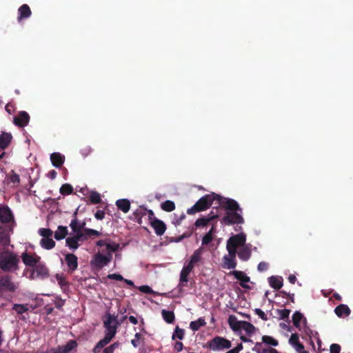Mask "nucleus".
Wrapping results in <instances>:
<instances>
[{"instance_id": "nucleus-58", "label": "nucleus", "mask_w": 353, "mask_h": 353, "mask_svg": "<svg viewBox=\"0 0 353 353\" xmlns=\"http://www.w3.org/2000/svg\"><path fill=\"white\" fill-rule=\"evenodd\" d=\"M341 346L339 344L333 343L330 345V353H340Z\"/></svg>"}, {"instance_id": "nucleus-47", "label": "nucleus", "mask_w": 353, "mask_h": 353, "mask_svg": "<svg viewBox=\"0 0 353 353\" xmlns=\"http://www.w3.org/2000/svg\"><path fill=\"white\" fill-rule=\"evenodd\" d=\"M184 334H185L184 330L176 326L172 338L173 340L175 339H179L180 340H182L184 337Z\"/></svg>"}, {"instance_id": "nucleus-40", "label": "nucleus", "mask_w": 353, "mask_h": 353, "mask_svg": "<svg viewBox=\"0 0 353 353\" xmlns=\"http://www.w3.org/2000/svg\"><path fill=\"white\" fill-rule=\"evenodd\" d=\"M147 208H143L142 206L140 207L139 209L136 210L133 215L135 217V219L139 223H141V218L146 215Z\"/></svg>"}, {"instance_id": "nucleus-1", "label": "nucleus", "mask_w": 353, "mask_h": 353, "mask_svg": "<svg viewBox=\"0 0 353 353\" xmlns=\"http://www.w3.org/2000/svg\"><path fill=\"white\" fill-rule=\"evenodd\" d=\"M220 205L225 211V215L221 219L222 225H231L244 223V219L242 216L243 210L236 201L223 197L222 202H220Z\"/></svg>"}, {"instance_id": "nucleus-36", "label": "nucleus", "mask_w": 353, "mask_h": 353, "mask_svg": "<svg viewBox=\"0 0 353 353\" xmlns=\"http://www.w3.org/2000/svg\"><path fill=\"white\" fill-rule=\"evenodd\" d=\"M10 242V236L0 225V244L7 246Z\"/></svg>"}, {"instance_id": "nucleus-2", "label": "nucleus", "mask_w": 353, "mask_h": 353, "mask_svg": "<svg viewBox=\"0 0 353 353\" xmlns=\"http://www.w3.org/2000/svg\"><path fill=\"white\" fill-rule=\"evenodd\" d=\"M19 256L10 250L0 252V270L4 272H12L19 270Z\"/></svg>"}, {"instance_id": "nucleus-28", "label": "nucleus", "mask_w": 353, "mask_h": 353, "mask_svg": "<svg viewBox=\"0 0 353 353\" xmlns=\"http://www.w3.org/2000/svg\"><path fill=\"white\" fill-rule=\"evenodd\" d=\"M55 278L58 282L59 285L61 288L63 292L68 290L69 288V283L66 281L65 277L63 274H57L55 275Z\"/></svg>"}, {"instance_id": "nucleus-59", "label": "nucleus", "mask_w": 353, "mask_h": 353, "mask_svg": "<svg viewBox=\"0 0 353 353\" xmlns=\"http://www.w3.org/2000/svg\"><path fill=\"white\" fill-rule=\"evenodd\" d=\"M268 268V264L266 262L262 261L258 264L257 269L259 272L266 271Z\"/></svg>"}, {"instance_id": "nucleus-23", "label": "nucleus", "mask_w": 353, "mask_h": 353, "mask_svg": "<svg viewBox=\"0 0 353 353\" xmlns=\"http://www.w3.org/2000/svg\"><path fill=\"white\" fill-rule=\"evenodd\" d=\"M12 136L10 133L3 132L0 135V148L5 150L11 143Z\"/></svg>"}, {"instance_id": "nucleus-11", "label": "nucleus", "mask_w": 353, "mask_h": 353, "mask_svg": "<svg viewBox=\"0 0 353 353\" xmlns=\"http://www.w3.org/2000/svg\"><path fill=\"white\" fill-rule=\"evenodd\" d=\"M30 121V116L26 111H20L13 119V123L19 128L26 126Z\"/></svg>"}, {"instance_id": "nucleus-48", "label": "nucleus", "mask_w": 353, "mask_h": 353, "mask_svg": "<svg viewBox=\"0 0 353 353\" xmlns=\"http://www.w3.org/2000/svg\"><path fill=\"white\" fill-rule=\"evenodd\" d=\"M38 233L43 238H50L53 234V232L50 228H40Z\"/></svg>"}, {"instance_id": "nucleus-56", "label": "nucleus", "mask_w": 353, "mask_h": 353, "mask_svg": "<svg viewBox=\"0 0 353 353\" xmlns=\"http://www.w3.org/2000/svg\"><path fill=\"white\" fill-rule=\"evenodd\" d=\"M139 290L140 292H141L143 293H146V294H152L153 293V290L148 285H141L139 288Z\"/></svg>"}, {"instance_id": "nucleus-21", "label": "nucleus", "mask_w": 353, "mask_h": 353, "mask_svg": "<svg viewBox=\"0 0 353 353\" xmlns=\"http://www.w3.org/2000/svg\"><path fill=\"white\" fill-rule=\"evenodd\" d=\"M334 312L338 317L345 318L350 314L351 310L347 305L340 304L335 307Z\"/></svg>"}, {"instance_id": "nucleus-19", "label": "nucleus", "mask_w": 353, "mask_h": 353, "mask_svg": "<svg viewBox=\"0 0 353 353\" xmlns=\"http://www.w3.org/2000/svg\"><path fill=\"white\" fill-rule=\"evenodd\" d=\"M216 218H218V215H216V214L214 215V214H213V212H211L208 215V216L198 219L195 221L194 226L195 228L205 227V226L208 225L212 220H214Z\"/></svg>"}, {"instance_id": "nucleus-12", "label": "nucleus", "mask_w": 353, "mask_h": 353, "mask_svg": "<svg viewBox=\"0 0 353 353\" xmlns=\"http://www.w3.org/2000/svg\"><path fill=\"white\" fill-rule=\"evenodd\" d=\"M21 259L23 263L29 267L34 268L40 261L41 257L37 254H31L26 252L22 253Z\"/></svg>"}, {"instance_id": "nucleus-29", "label": "nucleus", "mask_w": 353, "mask_h": 353, "mask_svg": "<svg viewBox=\"0 0 353 353\" xmlns=\"http://www.w3.org/2000/svg\"><path fill=\"white\" fill-rule=\"evenodd\" d=\"M303 319L305 323H306V319L304 318L303 314L299 311H296L292 315L293 325L301 330V321Z\"/></svg>"}, {"instance_id": "nucleus-17", "label": "nucleus", "mask_w": 353, "mask_h": 353, "mask_svg": "<svg viewBox=\"0 0 353 353\" xmlns=\"http://www.w3.org/2000/svg\"><path fill=\"white\" fill-rule=\"evenodd\" d=\"M157 236H162L166 230V225L165 223L159 219H155L153 221L150 223Z\"/></svg>"}, {"instance_id": "nucleus-42", "label": "nucleus", "mask_w": 353, "mask_h": 353, "mask_svg": "<svg viewBox=\"0 0 353 353\" xmlns=\"http://www.w3.org/2000/svg\"><path fill=\"white\" fill-rule=\"evenodd\" d=\"M59 191L62 195H69L73 192V188L69 183H64L60 188Z\"/></svg>"}, {"instance_id": "nucleus-7", "label": "nucleus", "mask_w": 353, "mask_h": 353, "mask_svg": "<svg viewBox=\"0 0 353 353\" xmlns=\"http://www.w3.org/2000/svg\"><path fill=\"white\" fill-rule=\"evenodd\" d=\"M112 259L111 253H108L106 255H103L100 253H97L94 255V260L92 261V264L97 268L101 269L103 267L108 265Z\"/></svg>"}, {"instance_id": "nucleus-9", "label": "nucleus", "mask_w": 353, "mask_h": 353, "mask_svg": "<svg viewBox=\"0 0 353 353\" xmlns=\"http://www.w3.org/2000/svg\"><path fill=\"white\" fill-rule=\"evenodd\" d=\"M65 262L69 274H72L78 268V258L72 253L65 254Z\"/></svg>"}, {"instance_id": "nucleus-62", "label": "nucleus", "mask_w": 353, "mask_h": 353, "mask_svg": "<svg viewBox=\"0 0 353 353\" xmlns=\"http://www.w3.org/2000/svg\"><path fill=\"white\" fill-rule=\"evenodd\" d=\"M146 214H148V220L150 223H151V221H153L155 219H157V217H155L154 213L152 210L147 209Z\"/></svg>"}, {"instance_id": "nucleus-63", "label": "nucleus", "mask_w": 353, "mask_h": 353, "mask_svg": "<svg viewBox=\"0 0 353 353\" xmlns=\"http://www.w3.org/2000/svg\"><path fill=\"white\" fill-rule=\"evenodd\" d=\"M105 216V212L103 210H99L94 214V217L98 220H102Z\"/></svg>"}, {"instance_id": "nucleus-41", "label": "nucleus", "mask_w": 353, "mask_h": 353, "mask_svg": "<svg viewBox=\"0 0 353 353\" xmlns=\"http://www.w3.org/2000/svg\"><path fill=\"white\" fill-rule=\"evenodd\" d=\"M161 208L163 210L170 212L175 209V203L170 200H167L161 204Z\"/></svg>"}, {"instance_id": "nucleus-35", "label": "nucleus", "mask_w": 353, "mask_h": 353, "mask_svg": "<svg viewBox=\"0 0 353 353\" xmlns=\"http://www.w3.org/2000/svg\"><path fill=\"white\" fill-rule=\"evenodd\" d=\"M79 240L74 236L68 237L65 240L66 245L71 250H75L79 247Z\"/></svg>"}, {"instance_id": "nucleus-60", "label": "nucleus", "mask_w": 353, "mask_h": 353, "mask_svg": "<svg viewBox=\"0 0 353 353\" xmlns=\"http://www.w3.org/2000/svg\"><path fill=\"white\" fill-rule=\"evenodd\" d=\"M141 336V334L140 333H136L134 335L135 339H134L131 341V343L134 347H137L139 346V341L140 340Z\"/></svg>"}, {"instance_id": "nucleus-50", "label": "nucleus", "mask_w": 353, "mask_h": 353, "mask_svg": "<svg viewBox=\"0 0 353 353\" xmlns=\"http://www.w3.org/2000/svg\"><path fill=\"white\" fill-rule=\"evenodd\" d=\"M194 227H192V230H188L185 232H184L182 235L179 236V237H177L175 240V242H180L183 239H185V238H188L190 236H191V235L193 233V231H194Z\"/></svg>"}, {"instance_id": "nucleus-30", "label": "nucleus", "mask_w": 353, "mask_h": 353, "mask_svg": "<svg viewBox=\"0 0 353 353\" xmlns=\"http://www.w3.org/2000/svg\"><path fill=\"white\" fill-rule=\"evenodd\" d=\"M68 234V230L66 226L59 225L57 228V230L54 232V239L57 241H60L65 238Z\"/></svg>"}, {"instance_id": "nucleus-45", "label": "nucleus", "mask_w": 353, "mask_h": 353, "mask_svg": "<svg viewBox=\"0 0 353 353\" xmlns=\"http://www.w3.org/2000/svg\"><path fill=\"white\" fill-rule=\"evenodd\" d=\"M262 342L267 345H270L274 347L277 346L279 345V342L277 340L274 339L270 336L267 335L262 336Z\"/></svg>"}, {"instance_id": "nucleus-37", "label": "nucleus", "mask_w": 353, "mask_h": 353, "mask_svg": "<svg viewBox=\"0 0 353 353\" xmlns=\"http://www.w3.org/2000/svg\"><path fill=\"white\" fill-rule=\"evenodd\" d=\"M111 341L108 340V338H104L100 340L93 348L92 352L94 353H100L102 348L106 346Z\"/></svg>"}, {"instance_id": "nucleus-38", "label": "nucleus", "mask_w": 353, "mask_h": 353, "mask_svg": "<svg viewBox=\"0 0 353 353\" xmlns=\"http://www.w3.org/2000/svg\"><path fill=\"white\" fill-rule=\"evenodd\" d=\"M241 329L243 330L249 335L254 334L256 330L252 323L245 321H243Z\"/></svg>"}, {"instance_id": "nucleus-15", "label": "nucleus", "mask_w": 353, "mask_h": 353, "mask_svg": "<svg viewBox=\"0 0 353 353\" xmlns=\"http://www.w3.org/2000/svg\"><path fill=\"white\" fill-rule=\"evenodd\" d=\"M193 270L184 265L180 272L179 283L178 288L181 290L188 285V276Z\"/></svg>"}, {"instance_id": "nucleus-5", "label": "nucleus", "mask_w": 353, "mask_h": 353, "mask_svg": "<svg viewBox=\"0 0 353 353\" xmlns=\"http://www.w3.org/2000/svg\"><path fill=\"white\" fill-rule=\"evenodd\" d=\"M231 342L225 338L216 336L212 340L208 341L205 345V347L213 351H219L231 347Z\"/></svg>"}, {"instance_id": "nucleus-22", "label": "nucleus", "mask_w": 353, "mask_h": 353, "mask_svg": "<svg viewBox=\"0 0 353 353\" xmlns=\"http://www.w3.org/2000/svg\"><path fill=\"white\" fill-rule=\"evenodd\" d=\"M61 353H70L76 351L78 347V343L75 340H70L65 345H59Z\"/></svg>"}, {"instance_id": "nucleus-31", "label": "nucleus", "mask_w": 353, "mask_h": 353, "mask_svg": "<svg viewBox=\"0 0 353 353\" xmlns=\"http://www.w3.org/2000/svg\"><path fill=\"white\" fill-rule=\"evenodd\" d=\"M74 219L72 220L70 226L72 228V231L79 232V230H82L85 223L83 222L82 223H79L77 219V212H74L73 214Z\"/></svg>"}, {"instance_id": "nucleus-32", "label": "nucleus", "mask_w": 353, "mask_h": 353, "mask_svg": "<svg viewBox=\"0 0 353 353\" xmlns=\"http://www.w3.org/2000/svg\"><path fill=\"white\" fill-rule=\"evenodd\" d=\"M206 325V322L205 319L202 317L198 319L196 321H191L190 323V328L196 332L199 330L201 327H203Z\"/></svg>"}, {"instance_id": "nucleus-54", "label": "nucleus", "mask_w": 353, "mask_h": 353, "mask_svg": "<svg viewBox=\"0 0 353 353\" xmlns=\"http://www.w3.org/2000/svg\"><path fill=\"white\" fill-rule=\"evenodd\" d=\"M74 233H75L74 236L77 237V239L79 241H84L88 238V236L86 235V234L84 231L82 232L81 230H79V232H74Z\"/></svg>"}, {"instance_id": "nucleus-57", "label": "nucleus", "mask_w": 353, "mask_h": 353, "mask_svg": "<svg viewBox=\"0 0 353 353\" xmlns=\"http://www.w3.org/2000/svg\"><path fill=\"white\" fill-rule=\"evenodd\" d=\"M108 278L110 279H113V280H116V281L124 280V278L123 277L122 275H121L119 274H116V273L108 274Z\"/></svg>"}, {"instance_id": "nucleus-39", "label": "nucleus", "mask_w": 353, "mask_h": 353, "mask_svg": "<svg viewBox=\"0 0 353 353\" xmlns=\"http://www.w3.org/2000/svg\"><path fill=\"white\" fill-rule=\"evenodd\" d=\"M161 314L165 322H167L168 323H172L174 322L175 316L172 311L163 310Z\"/></svg>"}, {"instance_id": "nucleus-49", "label": "nucleus", "mask_w": 353, "mask_h": 353, "mask_svg": "<svg viewBox=\"0 0 353 353\" xmlns=\"http://www.w3.org/2000/svg\"><path fill=\"white\" fill-rule=\"evenodd\" d=\"M290 312L291 311L289 309L278 310V313L280 314V319L283 320L288 319Z\"/></svg>"}, {"instance_id": "nucleus-18", "label": "nucleus", "mask_w": 353, "mask_h": 353, "mask_svg": "<svg viewBox=\"0 0 353 353\" xmlns=\"http://www.w3.org/2000/svg\"><path fill=\"white\" fill-rule=\"evenodd\" d=\"M32 14L30 8L28 4H23L18 9L17 21H21L23 19L29 18Z\"/></svg>"}, {"instance_id": "nucleus-13", "label": "nucleus", "mask_w": 353, "mask_h": 353, "mask_svg": "<svg viewBox=\"0 0 353 353\" xmlns=\"http://www.w3.org/2000/svg\"><path fill=\"white\" fill-rule=\"evenodd\" d=\"M14 219L13 214L8 205H0V221L8 223Z\"/></svg>"}, {"instance_id": "nucleus-4", "label": "nucleus", "mask_w": 353, "mask_h": 353, "mask_svg": "<svg viewBox=\"0 0 353 353\" xmlns=\"http://www.w3.org/2000/svg\"><path fill=\"white\" fill-rule=\"evenodd\" d=\"M103 327H105V336L111 341L117 334V330L120 325L117 319V316L106 312L102 318Z\"/></svg>"}, {"instance_id": "nucleus-10", "label": "nucleus", "mask_w": 353, "mask_h": 353, "mask_svg": "<svg viewBox=\"0 0 353 353\" xmlns=\"http://www.w3.org/2000/svg\"><path fill=\"white\" fill-rule=\"evenodd\" d=\"M16 290V286L11 281L10 276L6 274L0 278V292L3 290L14 292Z\"/></svg>"}, {"instance_id": "nucleus-55", "label": "nucleus", "mask_w": 353, "mask_h": 353, "mask_svg": "<svg viewBox=\"0 0 353 353\" xmlns=\"http://www.w3.org/2000/svg\"><path fill=\"white\" fill-rule=\"evenodd\" d=\"M84 232H85L86 235L90 237L91 236H99L101 233L98 232L97 230H95L94 229L90 228H85Z\"/></svg>"}, {"instance_id": "nucleus-25", "label": "nucleus", "mask_w": 353, "mask_h": 353, "mask_svg": "<svg viewBox=\"0 0 353 353\" xmlns=\"http://www.w3.org/2000/svg\"><path fill=\"white\" fill-rule=\"evenodd\" d=\"M270 285L274 290H279L283 286V279L281 276H272L268 279Z\"/></svg>"}, {"instance_id": "nucleus-27", "label": "nucleus", "mask_w": 353, "mask_h": 353, "mask_svg": "<svg viewBox=\"0 0 353 353\" xmlns=\"http://www.w3.org/2000/svg\"><path fill=\"white\" fill-rule=\"evenodd\" d=\"M116 205L120 210L124 213L129 212L130 209V202L127 199H119L116 201Z\"/></svg>"}, {"instance_id": "nucleus-6", "label": "nucleus", "mask_w": 353, "mask_h": 353, "mask_svg": "<svg viewBox=\"0 0 353 353\" xmlns=\"http://www.w3.org/2000/svg\"><path fill=\"white\" fill-rule=\"evenodd\" d=\"M246 241L245 235L243 233L231 236L227 241V250L228 254L234 255L236 252V248L239 246H244Z\"/></svg>"}, {"instance_id": "nucleus-46", "label": "nucleus", "mask_w": 353, "mask_h": 353, "mask_svg": "<svg viewBox=\"0 0 353 353\" xmlns=\"http://www.w3.org/2000/svg\"><path fill=\"white\" fill-rule=\"evenodd\" d=\"M9 182L18 185L20 183L19 175L12 170L8 175Z\"/></svg>"}, {"instance_id": "nucleus-20", "label": "nucleus", "mask_w": 353, "mask_h": 353, "mask_svg": "<svg viewBox=\"0 0 353 353\" xmlns=\"http://www.w3.org/2000/svg\"><path fill=\"white\" fill-rule=\"evenodd\" d=\"M236 252H234V255L232 254H229L228 255H225L223 256V267L228 269H234L236 266Z\"/></svg>"}, {"instance_id": "nucleus-16", "label": "nucleus", "mask_w": 353, "mask_h": 353, "mask_svg": "<svg viewBox=\"0 0 353 353\" xmlns=\"http://www.w3.org/2000/svg\"><path fill=\"white\" fill-rule=\"evenodd\" d=\"M33 268L40 279H47L50 276L49 270L43 263L39 262Z\"/></svg>"}, {"instance_id": "nucleus-53", "label": "nucleus", "mask_w": 353, "mask_h": 353, "mask_svg": "<svg viewBox=\"0 0 353 353\" xmlns=\"http://www.w3.org/2000/svg\"><path fill=\"white\" fill-rule=\"evenodd\" d=\"M119 244L116 243H108L106 244V250L109 252L108 253H111V252H116L119 249Z\"/></svg>"}, {"instance_id": "nucleus-43", "label": "nucleus", "mask_w": 353, "mask_h": 353, "mask_svg": "<svg viewBox=\"0 0 353 353\" xmlns=\"http://www.w3.org/2000/svg\"><path fill=\"white\" fill-rule=\"evenodd\" d=\"M89 199H90L91 203H92V204H98V203H101V198L100 194L96 191H92L90 192Z\"/></svg>"}, {"instance_id": "nucleus-24", "label": "nucleus", "mask_w": 353, "mask_h": 353, "mask_svg": "<svg viewBox=\"0 0 353 353\" xmlns=\"http://www.w3.org/2000/svg\"><path fill=\"white\" fill-rule=\"evenodd\" d=\"M50 161L54 167L60 168L64 163L65 157L59 152H54L50 155Z\"/></svg>"}, {"instance_id": "nucleus-61", "label": "nucleus", "mask_w": 353, "mask_h": 353, "mask_svg": "<svg viewBox=\"0 0 353 353\" xmlns=\"http://www.w3.org/2000/svg\"><path fill=\"white\" fill-rule=\"evenodd\" d=\"M255 313L263 320L264 321H267L268 320V317H267V315L265 314V312L259 309V308H256L255 309Z\"/></svg>"}, {"instance_id": "nucleus-3", "label": "nucleus", "mask_w": 353, "mask_h": 353, "mask_svg": "<svg viewBox=\"0 0 353 353\" xmlns=\"http://www.w3.org/2000/svg\"><path fill=\"white\" fill-rule=\"evenodd\" d=\"M223 197L216 193L205 194L200 198L196 203L187 210L188 214H193L196 212H202L208 210L212 205L214 201L220 205Z\"/></svg>"}, {"instance_id": "nucleus-14", "label": "nucleus", "mask_w": 353, "mask_h": 353, "mask_svg": "<svg viewBox=\"0 0 353 353\" xmlns=\"http://www.w3.org/2000/svg\"><path fill=\"white\" fill-rule=\"evenodd\" d=\"M203 251H204V249L202 247L194 250L192 255L190 257V261H188V263L186 265L193 270L194 266L199 262L201 261L202 254H203Z\"/></svg>"}, {"instance_id": "nucleus-44", "label": "nucleus", "mask_w": 353, "mask_h": 353, "mask_svg": "<svg viewBox=\"0 0 353 353\" xmlns=\"http://www.w3.org/2000/svg\"><path fill=\"white\" fill-rule=\"evenodd\" d=\"M12 310L17 314H22L28 310L27 305L15 303L12 306Z\"/></svg>"}, {"instance_id": "nucleus-52", "label": "nucleus", "mask_w": 353, "mask_h": 353, "mask_svg": "<svg viewBox=\"0 0 353 353\" xmlns=\"http://www.w3.org/2000/svg\"><path fill=\"white\" fill-rule=\"evenodd\" d=\"M289 342L291 345L295 346L296 345H297L298 343H299V335L298 334L296 333H294V334H292V335L290 336V338L289 339Z\"/></svg>"}, {"instance_id": "nucleus-51", "label": "nucleus", "mask_w": 353, "mask_h": 353, "mask_svg": "<svg viewBox=\"0 0 353 353\" xmlns=\"http://www.w3.org/2000/svg\"><path fill=\"white\" fill-rule=\"evenodd\" d=\"M212 239L213 235H212V232H208L202 239V245H208L212 241Z\"/></svg>"}, {"instance_id": "nucleus-64", "label": "nucleus", "mask_w": 353, "mask_h": 353, "mask_svg": "<svg viewBox=\"0 0 353 353\" xmlns=\"http://www.w3.org/2000/svg\"><path fill=\"white\" fill-rule=\"evenodd\" d=\"M261 353H280L278 350L276 349L270 347L268 348H264L262 350Z\"/></svg>"}, {"instance_id": "nucleus-26", "label": "nucleus", "mask_w": 353, "mask_h": 353, "mask_svg": "<svg viewBox=\"0 0 353 353\" xmlns=\"http://www.w3.org/2000/svg\"><path fill=\"white\" fill-rule=\"evenodd\" d=\"M228 321L231 329L234 331H237L241 330L243 321H238L236 316L230 315Z\"/></svg>"}, {"instance_id": "nucleus-34", "label": "nucleus", "mask_w": 353, "mask_h": 353, "mask_svg": "<svg viewBox=\"0 0 353 353\" xmlns=\"http://www.w3.org/2000/svg\"><path fill=\"white\" fill-rule=\"evenodd\" d=\"M239 257L243 261H248L251 256V250L248 245H244L238 253Z\"/></svg>"}, {"instance_id": "nucleus-33", "label": "nucleus", "mask_w": 353, "mask_h": 353, "mask_svg": "<svg viewBox=\"0 0 353 353\" xmlns=\"http://www.w3.org/2000/svg\"><path fill=\"white\" fill-rule=\"evenodd\" d=\"M41 246L46 250H51L55 247V241L51 238H42L40 241Z\"/></svg>"}, {"instance_id": "nucleus-8", "label": "nucleus", "mask_w": 353, "mask_h": 353, "mask_svg": "<svg viewBox=\"0 0 353 353\" xmlns=\"http://www.w3.org/2000/svg\"><path fill=\"white\" fill-rule=\"evenodd\" d=\"M229 274L233 275L240 281V285L246 290H250V286L247 283L250 281V278L243 272L239 270L231 271Z\"/></svg>"}]
</instances>
